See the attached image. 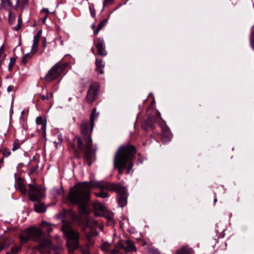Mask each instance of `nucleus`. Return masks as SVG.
<instances>
[{
	"label": "nucleus",
	"instance_id": "obj_31",
	"mask_svg": "<svg viewBox=\"0 0 254 254\" xmlns=\"http://www.w3.org/2000/svg\"><path fill=\"white\" fill-rule=\"evenodd\" d=\"M38 168V165L37 164H36L34 166L31 167L30 169V171H29V174H32L34 173L35 172H36Z\"/></svg>",
	"mask_w": 254,
	"mask_h": 254
},
{
	"label": "nucleus",
	"instance_id": "obj_48",
	"mask_svg": "<svg viewBox=\"0 0 254 254\" xmlns=\"http://www.w3.org/2000/svg\"><path fill=\"white\" fill-rule=\"evenodd\" d=\"M6 254H12V253H11V251H10L9 252H7Z\"/></svg>",
	"mask_w": 254,
	"mask_h": 254
},
{
	"label": "nucleus",
	"instance_id": "obj_4",
	"mask_svg": "<svg viewBox=\"0 0 254 254\" xmlns=\"http://www.w3.org/2000/svg\"><path fill=\"white\" fill-rule=\"evenodd\" d=\"M136 149L133 145L129 144L120 146L114 157V165L118 169L120 174L123 173V170L127 169L129 174L133 166Z\"/></svg>",
	"mask_w": 254,
	"mask_h": 254
},
{
	"label": "nucleus",
	"instance_id": "obj_53",
	"mask_svg": "<svg viewBox=\"0 0 254 254\" xmlns=\"http://www.w3.org/2000/svg\"><path fill=\"white\" fill-rule=\"evenodd\" d=\"M56 238H57V239H60L59 237V236H56Z\"/></svg>",
	"mask_w": 254,
	"mask_h": 254
},
{
	"label": "nucleus",
	"instance_id": "obj_12",
	"mask_svg": "<svg viewBox=\"0 0 254 254\" xmlns=\"http://www.w3.org/2000/svg\"><path fill=\"white\" fill-rule=\"evenodd\" d=\"M96 70L98 72V74H103L104 73L103 68L105 66V63L101 60H98L96 59Z\"/></svg>",
	"mask_w": 254,
	"mask_h": 254
},
{
	"label": "nucleus",
	"instance_id": "obj_14",
	"mask_svg": "<svg viewBox=\"0 0 254 254\" xmlns=\"http://www.w3.org/2000/svg\"><path fill=\"white\" fill-rule=\"evenodd\" d=\"M36 201L37 202L34 203L35 211L39 213L45 212L46 209L45 205L39 200Z\"/></svg>",
	"mask_w": 254,
	"mask_h": 254
},
{
	"label": "nucleus",
	"instance_id": "obj_49",
	"mask_svg": "<svg viewBox=\"0 0 254 254\" xmlns=\"http://www.w3.org/2000/svg\"><path fill=\"white\" fill-rule=\"evenodd\" d=\"M50 97L52 98L53 96V94L52 93H50Z\"/></svg>",
	"mask_w": 254,
	"mask_h": 254
},
{
	"label": "nucleus",
	"instance_id": "obj_52",
	"mask_svg": "<svg viewBox=\"0 0 254 254\" xmlns=\"http://www.w3.org/2000/svg\"><path fill=\"white\" fill-rule=\"evenodd\" d=\"M47 18V16H45L44 18V21H45Z\"/></svg>",
	"mask_w": 254,
	"mask_h": 254
},
{
	"label": "nucleus",
	"instance_id": "obj_32",
	"mask_svg": "<svg viewBox=\"0 0 254 254\" xmlns=\"http://www.w3.org/2000/svg\"><path fill=\"white\" fill-rule=\"evenodd\" d=\"M62 192V190H58L57 188H54L53 190V193L55 196H57V195L60 194Z\"/></svg>",
	"mask_w": 254,
	"mask_h": 254
},
{
	"label": "nucleus",
	"instance_id": "obj_10",
	"mask_svg": "<svg viewBox=\"0 0 254 254\" xmlns=\"http://www.w3.org/2000/svg\"><path fill=\"white\" fill-rule=\"evenodd\" d=\"M96 47L98 51V55L101 56H105L107 52L105 50V43L103 39H99L97 40Z\"/></svg>",
	"mask_w": 254,
	"mask_h": 254
},
{
	"label": "nucleus",
	"instance_id": "obj_25",
	"mask_svg": "<svg viewBox=\"0 0 254 254\" xmlns=\"http://www.w3.org/2000/svg\"><path fill=\"white\" fill-rule=\"evenodd\" d=\"M94 194L97 197H100L103 198H105L109 197L108 193L104 191H103V190H101V191L99 192H95Z\"/></svg>",
	"mask_w": 254,
	"mask_h": 254
},
{
	"label": "nucleus",
	"instance_id": "obj_3",
	"mask_svg": "<svg viewBox=\"0 0 254 254\" xmlns=\"http://www.w3.org/2000/svg\"><path fill=\"white\" fill-rule=\"evenodd\" d=\"M41 225L42 230L34 227L26 229L19 236L21 243L24 244L30 240H32L39 243L42 247L49 249H53L57 251L60 249V246L59 245L57 246L53 245L49 237L44 233H50L53 231L51 224L43 221Z\"/></svg>",
	"mask_w": 254,
	"mask_h": 254
},
{
	"label": "nucleus",
	"instance_id": "obj_34",
	"mask_svg": "<svg viewBox=\"0 0 254 254\" xmlns=\"http://www.w3.org/2000/svg\"><path fill=\"white\" fill-rule=\"evenodd\" d=\"M36 122L37 125H42L43 124V119L41 117H38L36 119Z\"/></svg>",
	"mask_w": 254,
	"mask_h": 254
},
{
	"label": "nucleus",
	"instance_id": "obj_9",
	"mask_svg": "<svg viewBox=\"0 0 254 254\" xmlns=\"http://www.w3.org/2000/svg\"><path fill=\"white\" fill-rule=\"evenodd\" d=\"M99 85L97 83H92L89 87L86 95V100L89 103L93 102L97 97Z\"/></svg>",
	"mask_w": 254,
	"mask_h": 254
},
{
	"label": "nucleus",
	"instance_id": "obj_19",
	"mask_svg": "<svg viewBox=\"0 0 254 254\" xmlns=\"http://www.w3.org/2000/svg\"><path fill=\"white\" fill-rule=\"evenodd\" d=\"M39 36L38 35L34 36L32 49V51H33V53H36L37 51V48L39 44Z\"/></svg>",
	"mask_w": 254,
	"mask_h": 254
},
{
	"label": "nucleus",
	"instance_id": "obj_42",
	"mask_svg": "<svg viewBox=\"0 0 254 254\" xmlns=\"http://www.w3.org/2000/svg\"><path fill=\"white\" fill-rule=\"evenodd\" d=\"M13 90V86H9L7 88V91L8 92H10Z\"/></svg>",
	"mask_w": 254,
	"mask_h": 254
},
{
	"label": "nucleus",
	"instance_id": "obj_27",
	"mask_svg": "<svg viewBox=\"0 0 254 254\" xmlns=\"http://www.w3.org/2000/svg\"><path fill=\"white\" fill-rule=\"evenodd\" d=\"M10 244L7 243L6 241L0 242V252L3 250L7 249Z\"/></svg>",
	"mask_w": 254,
	"mask_h": 254
},
{
	"label": "nucleus",
	"instance_id": "obj_41",
	"mask_svg": "<svg viewBox=\"0 0 254 254\" xmlns=\"http://www.w3.org/2000/svg\"><path fill=\"white\" fill-rule=\"evenodd\" d=\"M20 26H20V24H18V25H17V26H16V27H14L13 28V29H14L15 31H18V30H19V29H20Z\"/></svg>",
	"mask_w": 254,
	"mask_h": 254
},
{
	"label": "nucleus",
	"instance_id": "obj_33",
	"mask_svg": "<svg viewBox=\"0 0 254 254\" xmlns=\"http://www.w3.org/2000/svg\"><path fill=\"white\" fill-rule=\"evenodd\" d=\"M19 189L23 194H25L26 193V189L23 184L19 185Z\"/></svg>",
	"mask_w": 254,
	"mask_h": 254
},
{
	"label": "nucleus",
	"instance_id": "obj_13",
	"mask_svg": "<svg viewBox=\"0 0 254 254\" xmlns=\"http://www.w3.org/2000/svg\"><path fill=\"white\" fill-rule=\"evenodd\" d=\"M172 137V134L168 128H165L163 130L162 133V140L164 142L170 141Z\"/></svg>",
	"mask_w": 254,
	"mask_h": 254
},
{
	"label": "nucleus",
	"instance_id": "obj_20",
	"mask_svg": "<svg viewBox=\"0 0 254 254\" xmlns=\"http://www.w3.org/2000/svg\"><path fill=\"white\" fill-rule=\"evenodd\" d=\"M153 120V119L150 118L148 119L145 122V125H142V128L144 129H147L148 127H150L151 129H153L154 128V126L152 123V121Z\"/></svg>",
	"mask_w": 254,
	"mask_h": 254
},
{
	"label": "nucleus",
	"instance_id": "obj_51",
	"mask_svg": "<svg viewBox=\"0 0 254 254\" xmlns=\"http://www.w3.org/2000/svg\"><path fill=\"white\" fill-rule=\"evenodd\" d=\"M40 34H41V32H39L37 34V35H38L39 36V37L40 36Z\"/></svg>",
	"mask_w": 254,
	"mask_h": 254
},
{
	"label": "nucleus",
	"instance_id": "obj_29",
	"mask_svg": "<svg viewBox=\"0 0 254 254\" xmlns=\"http://www.w3.org/2000/svg\"><path fill=\"white\" fill-rule=\"evenodd\" d=\"M28 1L29 0H17V3H20L21 7H24L27 5Z\"/></svg>",
	"mask_w": 254,
	"mask_h": 254
},
{
	"label": "nucleus",
	"instance_id": "obj_17",
	"mask_svg": "<svg viewBox=\"0 0 254 254\" xmlns=\"http://www.w3.org/2000/svg\"><path fill=\"white\" fill-rule=\"evenodd\" d=\"M2 6L6 9L9 10V14H11L10 10L12 8V3L10 0H1Z\"/></svg>",
	"mask_w": 254,
	"mask_h": 254
},
{
	"label": "nucleus",
	"instance_id": "obj_21",
	"mask_svg": "<svg viewBox=\"0 0 254 254\" xmlns=\"http://www.w3.org/2000/svg\"><path fill=\"white\" fill-rule=\"evenodd\" d=\"M111 244L108 242H103L101 245V250L108 254H110V251H111Z\"/></svg>",
	"mask_w": 254,
	"mask_h": 254
},
{
	"label": "nucleus",
	"instance_id": "obj_2",
	"mask_svg": "<svg viewBox=\"0 0 254 254\" xmlns=\"http://www.w3.org/2000/svg\"><path fill=\"white\" fill-rule=\"evenodd\" d=\"M96 109L94 108L90 116V128L89 129V123L88 121H83L80 124V132L83 138L79 136H75L73 139L74 144L76 145L80 151L84 152V159L88 165H91V160L95 155V151L92 149V139L90 133L94 126V121L98 117L99 114L96 113Z\"/></svg>",
	"mask_w": 254,
	"mask_h": 254
},
{
	"label": "nucleus",
	"instance_id": "obj_35",
	"mask_svg": "<svg viewBox=\"0 0 254 254\" xmlns=\"http://www.w3.org/2000/svg\"><path fill=\"white\" fill-rule=\"evenodd\" d=\"M82 252L83 254H89V250L88 247L84 249H82Z\"/></svg>",
	"mask_w": 254,
	"mask_h": 254
},
{
	"label": "nucleus",
	"instance_id": "obj_46",
	"mask_svg": "<svg viewBox=\"0 0 254 254\" xmlns=\"http://www.w3.org/2000/svg\"><path fill=\"white\" fill-rule=\"evenodd\" d=\"M3 162V159H0V165Z\"/></svg>",
	"mask_w": 254,
	"mask_h": 254
},
{
	"label": "nucleus",
	"instance_id": "obj_56",
	"mask_svg": "<svg viewBox=\"0 0 254 254\" xmlns=\"http://www.w3.org/2000/svg\"><path fill=\"white\" fill-rule=\"evenodd\" d=\"M58 244H60L61 243L60 241H58Z\"/></svg>",
	"mask_w": 254,
	"mask_h": 254
},
{
	"label": "nucleus",
	"instance_id": "obj_23",
	"mask_svg": "<svg viewBox=\"0 0 254 254\" xmlns=\"http://www.w3.org/2000/svg\"><path fill=\"white\" fill-rule=\"evenodd\" d=\"M107 19H105L101 21L97 26V29L94 31V34L97 35L100 30L105 26Z\"/></svg>",
	"mask_w": 254,
	"mask_h": 254
},
{
	"label": "nucleus",
	"instance_id": "obj_36",
	"mask_svg": "<svg viewBox=\"0 0 254 254\" xmlns=\"http://www.w3.org/2000/svg\"><path fill=\"white\" fill-rule=\"evenodd\" d=\"M113 0H104L103 3L104 7L107 4H110L112 3Z\"/></svg>",
	"mask_w": 254,
	"mask_h": 254
},
{
	"label": "nucleus",
	"instance_id": "obj_39",
	"mask_svg": "<svg viewBox=\"0 0 254 254\" xmlns=\"http://www.w3.org/2000/svg\"><path fill=\"white\" fill-rule=\"evenodd\" d=\"M24 56H25L27 59H29L31 58V57L32 56V54L30 53H27Z\"/></svg>",
	"mask_w": 254,
	"mask_h": 254
},
{
	"label": "nucleus",
	"instance_id": "obj_1",
	"mask_svg": "<svg viewBox=\"0 0 254 254\" xmlns=\"http://www.w3.org/2000/svg\"><path fill=\"white\" fill-rule=\"evenodd\" d=\"M115 184L105 182L103 181H91L89 183L84 182L75 185L71 188L68 195L69 201L74 204H78L80 209L83 213H86V206L90 200V189H99L100 190H114Z\"/></svg>",
	"mask_w": 254,
	"mask_h": 254
},
{
	"label": "nucleus",
	"instance_id": "obj_5",
	"mask_svg": "<svg viewBox=\"0 0 254 254\" xmlns=\"http://www.w3.org/2000/svg\"><path fill=\"white\" fill-rule=\"evenodd\" d=\"M61 230L66 239L68 252L72 254L79 246V234L72 228L69 222L65 221H63Z\"/></svg>",
	"mask_w": 254,
	"mask_h": 254
},
{
	"label": "nucleus",
	"instance_id": "obj_57",
	"mask_svg": "<svg viewBox=\"0 0 254 254\" xmlns=\"http://www.w3.org/2000/svg\"><path fill=\"white\" fill-rule=\"evenodd\" d=\"M55 143L56 144V146H57V143H56V142H55Z\"/></svg>",
	"mask_w": 254,
	"mask_h": 254
},
{
	"label": "nucleus",
	"instance_id": "obj_43",
	"mask_svg": "<svg viewBox=\"0 0 254 254\" xmlns=\"http://www.w3.org/2000/svg\"><path fill=\"white\" fill-rule=\"evenodd\" d=\"M41 11H45V12H46L47 13L49 12V10H48V9L47 8H44Z\"/></svg>",
	"mask_w": 254,
	"mask_h": 254
},
{
	"label": "nucleus",
	"instance_id": "obj_47",
	"mask_svg": "<svg viewBox=\"0 0 254 254\" xmlns=\"http://www.w3.org/2000/svg\"><path fill=\"white\" fill-rule=\"evenodd\" d=\"M217 198L216 197L214 198V202L216 203L217 202Z\"/></svg>",
	"mask_w": 254,
	"mask_h": 254
},
{
	"label": "nucleus",
	"instance_id": "obj_11",
	"mask_svg": "<svg viewBox=\"0 0 254 254\" xmlns=\"http://www.w3.org/2000/svg\"><path fill=\"white\" fill-rule=\"evenodd\" d=\"M123 246L124 247L123 248V249L127 252H135L136 250L133 243L129 240L123 241Z\"/></svg>",
	"mask_w": 254,
	"mask_h": 254
},
{
	"label": "nucleus",
	"instance_id": "obj_45",
	"mask_svg": "<svg viewBox=\"0 0 254 254\" xmlns=\"http://www.w3.org/2000/svg\"><path fill=\"white\" fill-rule=\"evenodd\" d=\"M3 49H4V46L2 45L1 48H0V51H3Z\"/></svg>",
	"mask_w": 254,
	"mask_h": 254
},
{
	"label": "nucleus",
	"instance_id": "obj_22",
	"mask_svg": "<svg viewBox=\"0 0 254 254\" xmlns=\"http://www.w3.org/2000/svg\"><path fill=\"white\" fill-rule=\"evenodd\" d=\"M94 207L95 209L99 210L101 212V213L106 208L101 203L96 202L94 203Z\"/></svg>",
	"mask_w": 254,
	"mask_h": 254
},
{
	"label": "nucleus",
	"instance_id": "obj_30",
	"mask_svg": "<svg viewBox=\"0 0 254 254\" xmlns=\"http://www.w3.org/2000/svg\"><path fill=\"white\" fill-rule=\"evenodd\" d=\"M250 42L252 47L254 50V32H252L250 36Z\"/></svg>",
	"mask_w": 254,
	"mask_h": 254
},
{
	"label": "nucleus",
	"instance_id": "obj_50",
	"mask_svg": "<svg viewBox=\"0 0 254 254\" xmlns=\"http://www.w3.org/2000/svg\"><path fill=\"white\" fill-rule=\"evenodd\" d=\"M91 52H92L93 54H94V49L93 48L91 49Z\"/></svg>",
	"mask_w": 254,
	"mask_h": 254
},
{
	"label": "nucleus",
	"instance_id": "obj_28",
	"mask_svg": "<svg viewBox=\"0 0 254 254\" xmlns=\"http://www.w3.org/2000/svg\"><path fill=\"white\" fill-rule=\"evenodd\" d=\"M21 247L18 246H15L11 248V252L12 254H17L19 251L20 250Z\"/></svg>",
	"mask_w": 254,
	"mask_h": 254
},
{
	"label": "nucleus",
	"instance_id": "obj_54",
	"mask_svg": "<svg viewBox=\"0 0 254 254\" xmlns=\"http://www.w3.org/2000/svg\"><path fill=\"white\" fill-rule=\"evenodd\" d=\"M18 24H19V22H20V19L19 18L18 19Z\"/></svg>",
	"mask_w": 254,
	"mask_h": 254
},
{
	"label": "nucleus",
	"instance_id": "obj_55",
	"mask_svg": "<svg viewBox=\"0 0 254 254\" xmlns=\"http://www.w3.org/2000/svg\"><path fill=\"white\" fill-rule=\"evenodd\" d=\"M59 144L60 145H61V144H62V141H61L60 143H59Z\"/></svg>",
	"mask_w": 254,
	"mask_h": 254
},
{
	"label": "nucleus",
	"instance_id": "obj_15",
	"mask_svg": "<svg viewBox=\"0 0 254 254\" xmlns=\"http://www.w3.org/2000/svg\"><path fill=\"white\" fill-rule=\"evenodd\" d=\"M194 251L188 246H184L177 252L176 254H193Z\"/></svg>",
	"mask_w": 254,
	"mask_h": 254
},
{
	"label": "nucleus",
	"instance_id": "obj_6",
	"mask_svg": "<svg viewBox=\"0 0 254 254\" xmlns=\"http://www.w3.org/2000/svg\"><path fill=\"white\" fill-rule=\"evenodd\" d=\"M28 186V195L31 200L39 201L44 196V191L41 186L32 184H29Z\"/></svg>",
	"mask_w": 254,
	"mask_h": 254
},
{
	"label": "nucleus",
	"instance_id": "obj_26",
	"mask_svg": "<svg viewBox=\"0 0 254 254\" xmlns=\"http://www.w3.org/2000/svg\"><path fill=\"white\" fill-rule=\"evenodd\" d=\"M21 143L19 140H16L14 141L12 145V150L15 151L20 148Z\"/></svg>",
	"mask_w": 254,
	"mask_h": 254
},
{
	"label": "nucleus",
	"instance_id": "obj_8",
	"mask_svg": "<svg viewBox=\"0 0 254 254\" xmlns=\"http://www.w3.org/2000/svg\"><path fill=\"white\" fill-rule=\"evenodd\" d=\"M64 67L59 64H55L46 75V79L50 82L56 78L63 71Z\"/></svg>",
	"mask_w": 254,
	"mask_h": 254
},
{
	"label": "nucleus",
	"instance_id": "obj_7",
	"mask_svg": "<svg viewBox=\"0 0 254 254\" xmlns=\"http://www.w3.org/2000/svg\"><path fill=\"white\" fill-rule=\"evenodd\" d=\"M112 191H116L118 194L117 200L119 205L121 207L125 206L127 203V194L126 188L119 184H115V187Z\"/></svg>",
	"mask_w": 254,
	"mask_h": 254
},
{
	"label": "nucleus",
	"instance_id": "obj_44",
	"mask_svg": "<svg viewBox=\"0 0 254 254\" xmlns=\"http://www.w3.org/2000/svg\"><path fill=\"white\" fill-rule=\"evenodd\" d=\"M95 24L94 23L92 24V25H91L92 29H94L95 28Z\"/></svg>",
	"mask_w": 254,
	"mask_h": 254
},
{
	"label": "nucleus",
	"instance_id": "obj_18",
	"mask_svg": "<svg viewBox=\"0 0 254 254\" xmlns=\"http://www.w3.org/2000/svg\"><path fill=\"white\" fill-rule=\"evenodd\" d=\"M100 215L101 216L104 217L109 220L112 219L114 216L113 213L108 210L107 208Z\"/></svg>",
	"mask_w": 254,
	"mask_h": 254
},
{
	"label": "nucleus",
	"instance_id": "obj_38",
	"mask_svg": "<svg viewBox=\"0 0 254 254\" xmlns=\"http://www.w3.org/2000/svg\"><path fill=\"white\" fill-rule=\"evenodd\" d=\"M41 98L43 100H49V96L48 95H41Z\"/></svg>",
	"mask_w": 254,
	"mask_h": 254
},
{
	"label": "nucleus",
	"instance_id": "obj_24",
	"mask_svg": "<svg viewBox=\"0 0 254 254\" xmlns=\"http://www.w3.org/2000/svg\"><path fill=\"white\" fill-rule=\"evenodd\" d=\"M97 225L96 221L93 220H89L88 222H86V226L83 228V231H85L86 230L87 227H90L91 228L94 227Z\"/></svg>",
	"mask_w": 254,
	"mask_h": 254
},
{
	"label": "nucleus",
	"instance_id": "obj_37",
	"mask_svg": "<svg viewBox=\"0 0 254 254\" xmlns=\"http://www.w3.org/2000/svg\"><path fill=\"white\" fill-rule=\"evenodd\" d=\"M27 62H28V59L25 56H23L22 57V60H21V63L24 65H26L27 63Z\"/></svg>",
	"mask_w": 254,
	"mask_h": 254
},
{
	"label": "nucleus",
	"instance_id": "obj_16",
	"mask_svg": "<svg viewBox=\"0 0 254 254\" xmlns=\"http://www.w3.org/2000/svg\"><path fill=\"white\" fill-rule=\"evenodd\" d=\"M123 248H124L123 246V241L120 240L118 242L114 248L110 251V254H117L121 249H123Z\"/></svg>",
	"mask_w": 254,
	"mask_h": 254
},
{
	"label": "nucleus",
	"instance_id": "obj_40",
	"mask_svg": "<svg viewBox=\"0 0 254 254\" xmlns=\"http://www.w3.org/2000/svg\"><path fill=\"white\" fill-rule=\"evenodd\" d=\"M10 154V152L8 151H5L3 152V155L5 157H8Z\"/></svg>",
	"mask_w": 254,
	"mask_h": 254
}]
</instances>
